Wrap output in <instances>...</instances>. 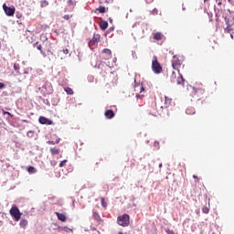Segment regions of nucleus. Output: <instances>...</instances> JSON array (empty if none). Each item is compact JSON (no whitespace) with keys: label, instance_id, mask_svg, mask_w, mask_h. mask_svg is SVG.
<instances>
[{"label":"nucleus","instance_id":"nucleus-6","mask_svg":"<svg viewBox=\"0 0 234 234\" xmlns=\"http://www.w3.org/2000/svg\"><path fill=\"white\" fill-rule=\"evenodd\" d=\"M117 223L119 226H122V228H127L130 223V217L128 214H123L122 216H119L117 218Z\"/></svg>","mask_w":234,"mask_h":234},{"label":"nucleus","instance_id":"nucleus-38","mask_svg":"<svg viewBox=\"0 0 234 234\" xmlns=\"http://www.w3.org/2000/svg\"><path fill=\"white\" fill-rule=\"evenodd\" d=\"M63 19H65L66 21H69V19H70V16L69 15H65L63 16Z\"/></svg>","mask_w":234,"mask_h":234},{"label":"nucleus","instance_id":"nucleus-11","mask_svg":"<svg viewBox=\"0 0 234 234\" xmlns=\"http://www.w3.org/2000/svg\"><path fill=\"white\" fill-rule=\"evenodd\" d=\"M3 8H4V11L5 12V14L8 16H14V14H16V7H8L6 5V4H4L3 5Z\"/></svg>","mask_w":234,"mask_h":234},{"label":"nucleus","instance_id":"nucleus-20","mask_svg":"<svg viewBox=\"0 0 234 234\" xmlns=\"http://www.w3.org/2000/svg\"><path fill=\"white\" fill-rule=\"evenodd\" d=\"M59 142H61V139L57 137L55 141H48L47 144H48V145H56V144H59Z\"/></svg>","mask_w":234,"mask_h":234},{"label":"nucleus","instance_id":"nucleus-43","mask_svg":"<svg viewBox=\"0 0 234 234\" xmlns=\"http://www.w3.org/2000/svg\"><path fill=\"white\" fill-rule=\"evenodd\" d=\"M159 167L162 168V163L159 165Z\"/></svg>","mask_w":234,"mask_h":234},{"label":"nucleus","instance_id":"nucleus-18","mask_svg":"<svg viewBox=\"0 0 234 234\" xmlns=\"http://www.w3.org/2000/svg\"><path fill=\"white\" fill-rule=\"evenodd\" d=\"M109 8H105L103 5H100L97 9L96 12H99V14H105Z\"/></svg>","mask_w":234,"mask_h":234},{"label":"nucleus","instance_id":"nucleus-24","mask_svg":"<svg viewBox=\"0 0 234 234\" xmlns=\"http://www.w3.org/2000/svg\"><path fill=\"white\" fill-rule=\"evenodd\" d=\"M27 226H28V220H27V219H22V220L20 221V228L25 229V228H27Z\"/></svg>","mask_w":234,"mask_h":234},{"label":"nucleus","instance_id":"nucleus-28","mask_svg":"<svg viewBox=\"0 0 234 234\" xmlns=\"http://www.w3.org/2000/svg\"><path fill=\"white\" fill-rule=\"evenodd\" d=\"M109 3H112V0H100V5H109Z\"/></svg>","mask_w":234,"mask_h":234},{"label":"nucleus","instance_id":"nucleus-14","mask_svg":"<svg viewBox=\"0 0 234 234\" xmlns=\"http://www.w3.org/2000/svg\"><path fill=\"white\" fill-rule=\"evenodd\" d=\"M104 116H105V118H107V120H112V118H114L115 114L112 110H107L104 113Z\"/></svg>","mask_w":234,"mask_h":234},{"label":"nucleus","instance_id":"nucleus-26","mask_svg":"<svg viewBox=\"0 0 234 234\" xmlns=\"http://www.w3.org/2000/svg\"><path fill=\"white\" fill-rule=\"evenodd\" d=\"M60 229H62V231H65L66 233H70V231L72 232V229L69 227H61Z\"/></svg>","mask_w":234,"mask_h":234},{"label":"nucleus","instance_id":"nucleus-40","mask_svg":"<svg viewBox=\"0 0 234 234\" xmlns=\"http://www.w3.org/2000/svg\"><path fill=\"white\" fill-rule=\"evenodd\" d=\"M68 5H74V1L69 0V1H68Z\"/></svg>","mask_w":234,"mask_h":234},{"label":"nucleus","instance_id":"nucleus-2","mask_svg":"<svg viewBox=\"0 0 234 234\" xmlns=\"http://www.w3.org/2000/svg\"><path fill=\"white\" fill-rule=\"evenodd\" d=\"M162 101L164 104L160 106L159 110H157L159 116H162V114H165V112L166 115L170 116L169 111H173V99L167 96H164L162 98Z\"/></svg>","mask_w":234,"mask_h":234},{"label":"nucleus","instance_id":"nucleus-34","mask_svg":"<svg viewBox=\"0 0 234 234\" xmlns=\"http://www.w3.org/2000/svg\"><path fill=\"white\" fill-rule=\"evenodd\" d=\"M61 52H62L63 54H65L66 56H67V54H69V50H68V49L59 50V51H58V54H61Z\"/></svg>","mask_w":234,"mask_h":234},{"label":"nucleus","instance_id":"nucleus-15","mask_svg":"<svg viewBox=\"0 0 234 234\" xmlns=\"http://www.w3.org/2000/svg\"><path fill=\"white\" fill-rule=\"evenodd\" d=\"M55 215H57V218L60 222H67V216H65V214L55 212Z\"/></svg>","mask_w":234,"mask_h":234},{"label":"nucleus","instance_id":"nucleus-39","mask_svg":"<svg viewBox=\"0 0 234 234\" xmlns=\"http://www.w3.org/2000/svg\"><path fill=\"white\" fill-rule=\"evenodd\" d=\"M1 89H5V83H3V82H0V90Z\"/></svg>","mask_w":234,"mask_h":234},{"label":"nucleus","instance_id":"nucleus-16","mask_svg":"<svg viewBox=\"0 0 234 234\" xmlns=\"http://www.w3.org/2000/svg\"><path fill=\"white\" fill-rule=\"evenodd\" d=\"M144 90H145V88H144V84H137L134 87V91L140 92V94H142V92H144Z\"/></svg>","mask_w":234,"mask_h":234},{"label":"nucleus","instance_id":"nucleus-4","mask_svg":"<svg viewBox=\"0 0 234 234\" xmlns=\"http://www.w3.org/2000/svg\"><path fill=\"white\" fill-rule=\"evenodd\" d=\"M170 81L171 83H176V85H181L182 87H184L186 83L184 77L182 76V74H180V70H178L177 73L172 71L170 75Z\"/></svg>","mask_w":234,"mask_h":234},{"label":"nucleus","instance_id":"nucleus-23","mask_svg":"<svg viewBox=\"0 0 234 234\" xmlns=\"http://www.w3.org/2000/svg\"><path fill=\"white\" fill-rule=\"evenodd\" d=\"M64 90L69 96H72V94H74V90H72V88L66 87V88H64Z\"/></svg>","mask_w":234,"mask_h":234},{"label":"nucleus","instance_id":"nucleus-17","mask_svg":"<svg viewBox=\"0 0 234 234\" xmlns=\"http://www.w3.org/2000/svg\"><path fill=\"white\" fill-rule=\"evenodd\" d=\"M154 39H155V41H162V39H164V35L160 32H156L154 34Z\"/></svg>","mask_w":234,"mask_h":234},{"label":"nucleus","instance_id":"nucleus-5","mask_svg":"<svg viewBox=\"0 0 234 234\" xmlns=\"http://www.w3.org/2000/svg\"><path fill=\"white\" fill-rule=\"evenodd\" d=\"M184 65V58L175 55L172 58V67L175 70H180V67Z\"/></svg>","mask_w":234,"mask_h":234},{"label":"nucleus","instance_id":"nucleus-12","mask_svg":"<svg viewBox=\"0 0 234 234\" xmlns=\"http://www.w3.org/2000/svg\"><path fill=\"white\" fill-rule=\"evenodd\" d=\"M38 122L41 123V125H52L54 123L52 120L43 116L39 117Z\"/></svg>","mask_w":234,"mask_h":234},{"label":"nucleus","instance_id":"nucleus-1","mask_svg":"<svg viewBox=\"0 0 234 234\" xmlns=\"http://www.w3.org/2000/svg\"><path fill=\"white\" fill-rule=\"evenodd\" d=\"M33 47L37 50H39L43 58H47V56H54V50H56V45L50 42L47 37L42 43L37 42L33 44Z\"/></svg>","mask_w":234,"mask_h":234},{"label":"nucleus","instance_id":"nucleus-7","mask_svg":"<svg viewBox=\"0 0 234 234\" xmlns=\"http://www.w3.org/2000/svg\"><path fill=\"white\" fill-rule=\"evenodd\" d=\"M9 213L11 217H13L14 220H16V222H19V220H21V215H23V213L19 211V208L17 207H12L9 210Z\"/></svg>","mask_w":234,"mask_h":234},{"label":"nucleus","instance_id":"nucleus-30","mask_svg":"<svg viewBox=\"0 0 234 234\" xmlns=\"http://www.w3.org/2000/svg\"><path fill=\"white\" fill-rule=\"evenodd\" d=\"M101 203L102 207H107V202H105V198L101 197Z\"/></svg>","mask_w":234,"mask_h":234},{"label":"nucleus","instance_id":"nucleus-27","mask_svg":"<svg viewBox=\"0 0 234 234\" xmlns=\"http://www.w3.org/2000/svg\"><path fill=\"white\" fill-rule=\"evenodd\" d=\"M27 172L30 173L31 175H34V173H36V168L34 166H28Z\"/></svg>","mask_w":234,"mask_h":234},{"label":"nucleus","instance_id":"nucleus-32","mask_svg":"<svg viewBox=\"0 0 234 234\" xmlns=\"http://www.w3.org/2000/svg\"><path fill=\"white\" fill-rule=\"evenodd\" d=\"M202 211H203V213H205V215H207V213H209V207H203Z\"/></svg>","mask_w":234,"mask_h":234},{"label":"nucleus","instance_id":"nucleus-42","mask_svg":"<svg viewBox=\"0 0 234 234\" xmlns=\"http://www.w3.org/2000/svg\"><path fill=\"white\" fill-rule=\"evenodd\" d=\"M150 114H152V116H156V113H150Z\"/></svg>","mask_w":234,"mask_h":234},{"label":"nucleus","instance_id":"nucleus-3","mask_svg":"<svg viewBox=\"0 0 234 234\" xmlns=\"http://www.w3.org/2000/svg\"><path fill=\"white\" fill-rule=\"evenodd\" d=\"M191 96L194 100H204L206 97V90L203 87L196 86L192 88Z\"/></svg>","mask_w":234,"mask_h":234},{"label":"nucleus","instance_id":"nucleus-8","mask_svg":"<svg viewBox=\"0 0 234 234\" xmlns=\"http://www.w3.org/2000/svg\"><path fill=\"white\" fill-rule=\"evenodd\" d=\"M152 69L154 74H161L162 72V65H160V62H158V58L156 57H154L152 61Z\"/></svg>","mask_w":234,"mask_h":234},{"label":"nucleus","instance_id":"nucleus-35","mask_svg":"<svg viewBox=\"0 0 234 234\" xmlns=\"http://www.w3.org/2000/svg\"><path fill=\"white\" fill-rule=\"evenodd\" d=\"M153 16H158V9L154 8L152 11Z\"/></svg>","mask_w":234,"mask_h":234},{"label":"nucleus","instance_id":"nucleus-9","mask_svg":"<svg viewBox=\"0 0 234 234\" xmlns=\"http://www.w3.org/2000/svg\"><path fill=\"white\" fill-rule=\"evenodd\" d=\"M101 36L98 34H94L92 38L89 42V47L92 50L94 47H98V43H100Z\"/></svg>","mask_w":234,"mask_h":234},{"label":"nucleus","instance_id":"nucleus-13","mask_svg":"<svg viewBox=\"0 0 234 234\" xmlns=\"http://www.w3.org/2000/svg\"><path fill=\"white\" fill-rule=\"evenodd\" d=\"M225 21L227 24L228 32H234V24H231V22L229 21V17L225 16Z\"/></svg>","mask_w":234,"mask_h":234},{"label":"nucleus","instance_id":"nucleus-31","mask_svg":"<svg viewBox=\"0 0 234 234\" xmlns=\"http://www.w3.org/2000/svg\"><path fill=\"white\" fill-rule=\"evenodd\" d=\"M19 69H21L20 66H19V64L15 63V64H14V69L16 70V72H19Z\"/></svg>","mask_w":234,"mask_h":234},{"label":"nucleus","instance_id":"nucleus-36","mask_svg":"<svg viewBox=\"0 0 234 234\" xmlns=\"http://www.w3.org/2000/svg\"><path fill=\"white\" fill-rule=\"evenodd\" d=\"M3 114H8V116H10L11 118H14V115L8 112L3 111Z\"/></svg>","mask_w":234,"mask_h":234},{"label":"nucleus","instance_id":"nucleus-19","mask_svg":"<svg viewBox=\"0 0 234 234\" xmlns=\"http://www.w3.org/2000/svg\"><path fill=\"white\" fill-rule=\"evenodd\" d=\"M107 27H109V23L107 21H101L100 23L101 30H107Z\"/></svg>","mask_w":234,"mask_h":234},{"label":"nucleus","instance_id":"nucleus-33","mask_svg":"<svg viewBox=\"0 0 234 234\" xmlns=\"http://www.w3.org/2000/svg\"><path fill=\"white\" fill-rule=\"evenodd\" d=\"M67 162H68L67 159L61 161V162L59 163V165H58V167H65V164H67Z\"/></svg>","mask_w":234,"mask_h":234},{"label":"nucleus","instance_id":"nucleus-29","mask_svg":"<svg viewBox=\"0 0 234 234\" xmlns=\"http://www.w3.org/2000/svg\"><path fill=\"white\" fill-rule=\"evenodd\" d=\"M48 6V2L47 0H42L41 1V8H45Z\"/></svg>","mask_w":234,"mask_h":234},{"label":"nucleus","instance_id":"nucleus-22","mask_svg":"<svg viewBox=\"0 0 234 234\" xmlns=\"http://www.w3.org/2000/svg\"><path fill=\"white\" fill-rule=\"evenodd\" d=\"M186 114L191 115V114H195L196 111H195V108L188 107V108H186Z\"/></svg>","mask_w":234,"mask_h":234},{"label":"nucleus","instance_id":"nucleus-37","mask_svg":"<svg viewBox=\"0 0 234 234\" xmlns=\"http://www.w3.org/2000/svg\"><path fill=\"white\" fill-rule=\"evenodd\" d=\"M165 233H167V234H175V231L168 229H165Z\"/></svg>","mask_w":234,"mask_h":234},{"label":"nucleus","instance_id":"nucleus-21","mask_svg":"<svg viewBox=\"0 0 234 234\" xmlns=\"http://www.w3.org/2000/svg\"><path fill=\"white\" fill-rule=\"evenodd\" d=\"M49 152L51 153V154L53 156L56 155V154H59V149L56 148V147L50 148Z\"/></svg>","mask_w":234,"mask_h":234},{"label":"nucleus","instance_id":"nucleus-46","mask_svg":"<svg viewBox=\"0 0 234 234\" xmlns=\"http://www.w3.org/2000/svg\"><path fill=\"white\" fill-rule=\"evenodd\" d=\"M118 234H123V232H119Z\"/></svg>","mask_w":234,"mask_h":234},{"label":"nucleus","instance_id":"nucleus-44","mask_svg":"<svg viewBox=\"0 0 234 234\" xmlns=\"http://www.w3.org/2000/svg\"><path fill=\"white\" fill-rule=\"evenodd\" d=\"M218 5H222V2H218Z\"/></svg>","mask_w":234,"mask_h":234},{"label":"nucleus","instance_id":"nucleus-25","mask_svg":"<svg viewBox=\"0 0 234 234\" xmlns=\"http://www.w3.org/2000/svg\"><path fill=\"white\" fill-rule=\"evenodd\" d=\"M93 218L97 220V222H100V220H101V218L100 217V214H98V212H93Z\"/></svg>","mask_w":234,"mask_h":234},{"label":"nucleus","instance_id":"nucleus-10","mask_svg":"<svg viewBox=\"0 0 234 234\" xmlns=\"http://www.w3.org/2000/svg\"><path fill=\"white\" fill-rule=\"evenodd\" d=\"M101 59H104V61H107V59H111V58H112V52L109 48H104L101 52Z\"/></svg>","mask_w":234,"mask_h":234},{"label":"nucleus","instance_id":"nucleus-45","mask_svg":"<svg viewBox=\"0 0 234 234\" xmlns=\"http://www.w3.org/2000/svg\"><path fill=\"white\" fill-rule=\"evenodd\" d=\"M136 98H141V96H138V95H137Z\"/></svg>","mask_w":234,"mask_h":234},{"label":"nucleus","instance_id":"nucleus-41","mask_svg":"<svg viewBox=\"0 0 234 234\" xmlns=\"http://www.w3.org/2000/svg\"><path fill=\"white\" fill-rule=\"evenodd\" d=\"M193 178H196V179H198V176H193Z\"/></svg>","mask_w":234,"mask_h":234}]
</instances>
